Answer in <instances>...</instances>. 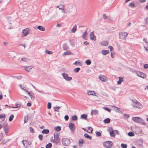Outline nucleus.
<instances>
[{
	"label": "nucleus",
	"mask_w": 148,
	"mask_h": 148,
	"mask_svg": "<svg viewBox=\"0 0 148 148\" xmlns=\"http://www.w3.org/2000/svg\"><path fill=\"white\" fill-rule=\"evenodd\" d=\"M108 131H109L110 136L112 137H114L115 136L112 127L109 128Z\"/></svg>",
	"instance_id": "11"
},
{
	"label": "nucleus",
	"mask_w": 148,
	"mask_h": 148,
	"mask_svg": "<svg viewBox=\"0 0 148 148\" xmlns=\"http://www.w3.org/2000/svg\"><path fill=\"white\" fill-rule=\"evenodd\" d=\"M8 142V141L7 140H4L3 142H2V144H5Z\"/></svg>",
	"instance_id": "64"
},
{
	"label": "nucleus",
	"mask_w": 148,
	"mask_h": 148,
	"mask_svg": "<svg viewBox=\"0 0 148 148\" xmlns=\"http://www.w3.org/2000/svg\"><path fill=\"white\" fill-rule=\"evenodd\" d=\"M60 108H61V107H59V106L54 107V109H55L54 111L56 112H58L57 110H56V109H57V110H58Z\"/></svg>",
	"instance_id": "48"
},
{
	"label": "nucleus",
	"mask_w": 148,
	"mask_h": 148,
	"mask_svg": "<svg viewBox=\"0 0 148 148\" xmlns=\"http://www.w3.org/2000/svg\"><path fill=\"white\" fill-rule=\"evenodd\" d=\"M112 144V143L110 141L105 142L103 144L104 147L106 148H111Z\"/></svg>",
	"instance_id": "3"
},
{
	"label": "nucleus",
	"mask_w": 148,
	"mask_h": 148,
	"mask_svg": "<svg viewBox=\"0 0 148 148\" xmlns=\"http://www.w3.org/2000/svg\"><path fill=\"white\" fill-rule=\"evenodd\" d=\"M4 131L6 134L9 132V127L7 125H5L3 128Z\"/></svg>",
	"instance_id": "15"
},
{
	"label": "nucleus",
	"mask_w": 148,
	"mask_h": 148,
	"mask_svg": "<svg viewBox=\"0 0 148 148\" xmlns=\"http://www.w3.org/2000/svg\"><path fill=\"white\" fill-rule=\"evenodd\" d=\"M14 117V115L13 114H11L9 119V121H12Z\"/></svg>",
	"instance_id": "37"
},
{
	"label": "nucleus",
	"mask_w": 148,
	"mask_h": 148,
	"mask_svg": "<svg viewBox=\"0 0 148 148\" xmlns=\"http://www.w3.org/2000/svg\"><path fill=\"white\" fill-rule=\"evenodd\" d=\"M121 146L123 148H126L127 147V145L126 144H122L121 145Z\"/></svg>",
	"instance_id": "50"
},
{
	"label": "nucleus",
	"mask_w": 148,
	"mask_h": 148,
	"mask_svg": "<svg viewBox=\"0 0 148 148\" xmlns=\"http://www.w3.org/2000/svg\"><path fill=\"white\" fill-rule=\"evenodd\" d=\"M29 96L30 97L31 99L32 100H34L35 99L34 95L33 92H32V93H31V94L29 95Z\"/></svg>",
	"instance_id": "34"
},
{
	"label": "nucleus",
	"mask_w": 148,
	"mask_h": 148,
	"mask_svg": "<svg viewBox=\"0 0 148 148\" xmlns=\"http://www.w3.org/2000/svg\"><path fill=\"white\" fill-rule=\"evenodd\" d=\"M5 115L4 114H0V119L3 118L5 119Z\"/></svg>",
	"instance_id": "46"
},
{
	"label": "nucleus",
	"mask_w": 148,
	"mask_h": 148,
	"mask_svg": "<svg viewBox=\"0 0 148 148\" xmlns=\"http://www.w3.org/2000/svg\"><path fill=\"white\" fill-rule=\"evenodd\" d=\"M62 142L64 145L68 146L70 144V139H62Z\"/></svg>",
	"instance_id": "5"
},
{
	"label": "nucleus",
	"mask_w": 148,
	"mask_h": 148,
	"mask_svg": "<svg viewBox=\"0 0 148 148\" xmlns=\"http://www.w3.org/2000/svg\"><path fill=\"white\" fill-rule=\"evenodd\" d=\"M110 119L108 118L104 119L103 121V122L105 123H108L110 122Z\"/></svg>",
	"instance_id": "24"
},
{
	"label": "nucleus",
	"mask_w": 148,
	"mask_h": 148,
	"mask_svg": "<svg viewBox=\"0 0 148 148\" xmlns=\"http://www.w3.org/2000/svg\"><path fill=\"white\" fill-rule=\"evenodd\" d=\"M87 93L88 95H95V94H96V92L94 91L88 90L87 91Z\"/></svg>",
	"instance_id": "12"
},
{
	"label": "nucleus",
	"mask_w": 148,
	"mask_h": 148,
	"mask_svg": "<svg viewBox=\"0 0 148 148\" xmlns=\"http://www.w3.org/2000/svg\"><path fill=\"white\" fill-rule=\"evenodd\" d=\"M62 47L63 49L64 50H66L69 48L68 45L66 43L62 45Z\"/></svg>",
	"instance_id": "16"
},
{
	"label": "nucleus",
	"mask_w": 148,
	"mask_h": 148,
	"mask_svg": "<svg viewBox=\"0 0 148 148\" xmlns=\"http://www.w3.org/2000/svg\"><path fill=\"white\" fill-rule=\"evenodd\" d=\"M140 118V117H133L132 118V120L134 122L139 123Z\"/></svg>",
	"instance_id": "13"
},
{
	"label": "nucleus",
	"mask_w": 148,
	"mask_h": 148,
	"mask_svg": "<svg viewBox=\"0 0 148 148\" xmlns=\"http://www.w3.org/2000/svg\"><path fill=\"white\" fill-rule=\"evenodd\" d=\"M132 106L134 108H137L139 109H141L143 107V105L139 101L137 103H136L135 104L133 105Z\"/></svg>",
	"instance_id": "6"
},
{
	"label": "nucleus",
	"mask_w": 148,
	"mask_h": 148,
	"mask_svg": "<svg viewBox=\"0 0 148 148\" xmlns=\"http://www.w3.org/2000/svg\"><path fill=\"white\" fill-rule=\"evenodd\" d=\"M23 143L25 146H27L29 145L28 142L26 140H23Z\"/></svg>",
	"instance_id": "18"
},
{
	"label": "nucleus",
	"mask_w": 148,
	"mask_h": 148,
	"mask_svg": "<svg viewBox=\"0 0 148 148\" xmlns=\"http://www.w3.org/2000/svg\"><path fill=\"white\" fill-rule=\"evenodd\" d=\"M52 146L51 144L50 143H49L46 146V148H51Z\"/></svg>",
	"instance_id": "45"
},
{
	"label": "nucleus",
	"mask_w": 148,
	"mask_h": 148,
	"mask_svg": "<svg viewBox=\"0 0 148 148\" xmlns=\"http://www.w3.org/2000/svg\"><path fill=\"white\" fill-rule=\"evenodd\" d=\"M38 28L40 30L43 31L45 30V28L42 26H39L38 27Z\"/></svg>",
	"instance_id": "31"
},
{
	"label": "nucleus",
	"mask_w": 148,
	"mask_h": 148,
	"mask_svg": "<svg viewBox=\"0 0 148 148\" xmlns=\"http://www.w3.org/2000/svg\"><path fill=\"white\" fill-rule=\"evenodd\" d=\"M108 42L107 41H102L101 43V45H102L103 46H107L108 45Z\"/></svg>",
	"instance_id": "25"
},
{
	"label": "nucleus",
	"mask_w": 148,
	"mask_h": 148,
	"mask_svg": "<svg viewBox=\"0 0 148 148\" xmlns=\"http://www.w3.org/2000/svg\"><path fill=\"white\" fill-rule=\"evenodd\" d=\"M119 80L117 81V83L118 84H120L123 81V78L121 77H119Z\"/></svg>",
	"instance_id": "26"
},
{
	"label": "nucleus",
	"mask_w": 148,
	"mask_h": 148,
	"mask_svg": "<svg viewBox=\"0 0 148 148\" xmlns=\"http://www.w3.org/2000/svg\"><path fill=\"white\" fill-rule=\"evenodd\" d=\"M80 64V63L78 61H76L74 63V64L75 65H77L78 64L79 65Z\"/></svg>",
	"instance_id": "57"
},
{
	"label": "nucleus",
	"mask_w": 148,
	"mask_h": 148,
	"mask_svg": "<svg viewBox=\"0 0 148 148\" xmlns=\"http://www.w3.org/2000/svg\"><path fill=\"white\" fill-rule=\"evenodd\" d=\"M128 135L130 136H134V134L133 132H130L128 133Z\"/></svg>",
	"instance_id": "43"
},
{
	"label": "nucleus",
	"mask_w": 148,
	"mask_h": 148,
	"mask_svg": "<svg viewBox=\"0 0 148 148\" xmlns=\"http://www.w3.org/2000/svg\"><path fill=\"white\" fill-rule=\"evenodd\" d=\"M29 29L28 28L23 29L21 33V37H23L27 36L29 34Z\"/></svg>",
	"instance_id": "2"
},
{
	"label": "nucleus",
	"mask_w": 148,
	"mask_h": 148,
	"mask_svg": "<svg viewBox=\"0 0 148 148\" xmlns=\"http://www.w3.org/2000/svg\"><path fill=\"white\" fill-rule=\"evenodd\" d=\"M71 52L70 51H67L64 52L62 55V56H64L66 55H69L71 54Z\"/></svg>",
	"instance_id": "14"
},
{
	"label": "nucleus",
	"mask_w": 148,
	"mask_h": 148,
	"mask_svg": "<svg viewBox=\"0 0 148 148\" xmlns=\"http://www.w3.org/2000/svg\"><path fill=\"white\" fill-rule=\"evenodd\" d=\"M144 67L145 69H147L148 68V64H145L144 66Z\"/></svg>",
	"instance_id": "60"
},
{
	"label": "nucleus",
	"mask_w": 148,
	"mask_h": 148,
	"mask_svg": "<svg viewBox=\"0 0 148 148\" xmlns=\"http://www.w3.org/2000/svg\"><path fill=\"white\" fill-rule=\"evenodd\" d=\"M60 7H61V8H59V10H62V13H65V11L64 9V5L62 4H61L60 5Z\"/></svg>",
	"instance_id": "17"
},
{
	"label": "nucleus",
	"mask_w": 148,
	"mask_h": 148,
	"mask_svg": "<svg viewBox=\"0 0 148 148\" xmlns=\"http://www.w3.org/2000/svg\"><path fill=\"white\" fill-rule=\"evenodd\" d=\"M80 68L79 67L75 68L74 70V71L75 73H78L79 71L80 70Z\"/></svg>",
	"instance_id": "42"
},
{
	"label": "nucleus",
	"mask_w": 148,
	"mask_h": 148,
	"mask_svg": "<svg viewBox=\"0 0 148 148\" xmlns=\"http://www.w3.org/2000/svg\"><path fill=\"white\" fill-rule=\"evenodd\" d=\"M49 132V130L47 129L43 130L42 131V133L45 134H48Z\"/></svg>",
	"instance_id": "30"
},
{
	"label": "nucleus",
	"mask_w": 148,
	"mask_h": 148,
	"mask_svg": "<svg viewBox=\"0 0 148 148\" xmlns=\"http://www.w3.org/2000/svg\"><path fill=\"white\" fill-rule=\"evenodd\" d=\"M25 69L27 71H29L33 67H32V66H24Z\"/></svg>",
	"instance_id": "23"
},
{
	"label": "nucleus",
	"mask_w": 148,
	"mask_h": 148,
	"mask_svg": "<svg viewBox=\"0 0 148 148\" xmlns=\"http://www.w3.org/2000/svg\"><path fill=\"white\" fill-rule=\"evenodd\" d=\"M59 134L57 132H55L54 134V139H58Z\"/></svg>",
	"instance_id": "29"
},
{
	"label": "nucleus",
	"mask_w": 148,
	"mask_h": 148,
	"mask_svg": "<svg viewBox=\"0 0 148 148\" xmlns=\"http://www.w3.org/2000/svg\"><path fill=\"white\" fill-rule=\"evenodd\" d=\"M89 36L90 40H96V38L95 36L94 35L93 32H92L90 33Z\"/></svg>",
	"instance_id": "10"
},
{
	"label": "nucleus",
	"mask_w": 148,
	"mask_h": 148,
	"mask_svg": "<svg viewBox=\"0 0 148 148\" xmlns=\"http://www.w3.org/2000/svg\"><path fill=\"white\" fill-rule=\"evenodd\" d=\"M4 125V124L3 123L0 122V130Z\"/></svg>",
	"instance_id": "59"
},
{
	"label": "nucleus",
	"mask_w": 148,
	"mask_h": 148,
	"mask_svg": "<svg viewBox=\"0 0 148 148\" xmlns=\"http://www.w3.org/2000/svg\"><path fill=\"white\" fill-rule=\"evenodd\" d=\"M143 41L145 42L147 44L148 46V42L147 41V40L146 39H144Z\"/></svg>",
	"instance_id": "63"
},
{
	"label": "nucleus",
	"mask_w": 148,
	"mask_h": 148,
	"mask_svg": "<svg viewBox=\"0 0 148 148\" xmlns=\"http://www.w3.org/2000/svg\"><path fill=\"white\" fill-rule=\"evenodd\" d=\"M29 129L30 130V131L31 132H34V129L32 127H29Z\"/></svg>",
	"instance_id": "58"
},
{
	"label": "nucleus",
	"mask_w": 148,
	"mask_h": 148,
	"mask_svg": "<svg viewBox=\"0 0 148 148\" xmlns=\"http://www.w3.org/2000/svg\"><path fill=\"white\" fill-rule=\"evenodd\" d=\"M20 87L21 88V89L22 90H24L25 91H26V89L22 85L20 84L19 85Z\"/></svg>",
	"instance_id": "52"
},
{
	"label": "nucleus",
	"mask_w": 148,
	"mask_h": 148,
	"mask_svg": "<svg viewBox=\"0 0 148 148\" xmlns=\"http://www.w3.org/2000/svg\"><path fill=\"white\" fill-rule=\"evenodd\" d=\"M139 123H141L143 125H146V123L145 122L144 120L142 119H141V118H140Z\"/></svg>",
	"instance_id": "20"
},
{
	"label": "nucleus",
	"mask_w": 148,
	"mask_h": 148,
	"mask_svg": "<svg viewBox=\"0 0 148 148\" xmlns=\"http://www.w3.org/2000/svg\"><path fill=\"white\" fill-rule=\"evenodd\" d=\"M55 129L57 132L60 131L61 130V127L60 126H58L57 127L55 128Z\"/></svg>",
	"instance_id": "39"
},
{
	"label": "nucleus",
	"mask_w": 148,
	"mask_h": 148,
	"mask_svg": "<svg viewBox=\"0 0 148 148\" xmlns=\"http://www.w3.org/2000/svg\"><path fill=\"white\" fill-rule=\"evenodd\" d=\"M119 38L121 40H125L127 38L128 33L125 32H121L119 33Z\"/></svg>",
	"instance_id": "1"
},
{
	"label": "nucleus",
	"mask_w": 148,
	"mask_h": 148,
	"mask_svg": "<svg viewBox=\"0 0 148 148\" xmlns=\"http://www.w3.org/2000/svg\"><path fill=\"white\" fill-rule=\"evenodd\" d=\"M62 75L64 78L67 81H70L72 79L71 77H69L68 74L66 73H63Z\"/></svg>",
	"instance_id": "4"
},
{
	"label": "nucleus",
	"mask_w": 148,
	"mask_h": 148,
	"mask_svg": "<svg viewBox=\"0 0 148 148\" xmlns=\"http://www.w3.org/2000/svg\"><path fill=\"white\" fill-rule=\"evenodd\" d=\"M26 91L28 95H29V96L31 94V93H32L33 92L32 91L28 92V91H27V90H26V91Z\"/></svg>",
	"instance_id": "62"
},
{
	"label": "nucleus",
	"mask_w": 148,
	"mask_h": 148,
	"mask_svg": "<svg viewBox=\"0 0 148 148\" xmlns=\"http://www.w3.org/2000/svg\"><path fill=\"white\" fill-rule=\"evenodd\" d=\"M99 78L100 80L103 82H106L107 80V77L103 75H100L99 76Z\"/></svg>",
	"instance_id": "8"
},
{
	"label": "nucleus",
	"mask_w": 148,
	"mask_h": 148,
	"mask_svg": "<svg viewBox=\"0 0 148 148\" xmlns=\"http://www.w3.org/2000/svg\"><path fill=\"white\" fill-rule=\"evenodd\" d=\"M24 119V123H27L28 122V116H25Z\"/></svg>",
	"instance_id": "40"
},
{
	"label": "nucleus",
	"mask_w": 148,
	"mask_h": 148,
	"mask_svg": "<svg viewBox=\"0 0 148 148\" xmlns=\"http://www.w3.org/2000/svg\"><path fill=\"white\" fill-rule=\"evenodd\" d=\"M51 108V103H50L49 102L47 104V108L48 109H50Z\"/></svg>",
	"instance_id": "49"
},
{
	"label": "nucleus",
	"mask_w": 148,
	"mask_h": 148,
	"mask_svg": "<svg viewBox=\"0 0 148 148\" xmlns=\"http://www.w3.org/2000/svg\"><path fill=\"white\" fill-rule=\"evenodd\" d=\"M64 119L66 121H67L69 119V117L68 115H66L64 116Z\"/></svg>",
	"instance_id": "56"
},
{
	"label": "nucleus",
	"mask_w": 148,
	"mask_h": 148,
	"mask_svg": "<svg viewBox=\"0 0 148 148\" xmlns=\"http://www.w3.org/2000/svg\"><path fill=\"white\" fill-rule=\"evenodd\" d=\"M15 105L16 106V107H11V108H17L21 106V105L17 103H16Z\"/></svg>",
	"instance_id": "35"
},
{
	"label": "nucleus",
	"mask_w": 148,
	"mask_h": 148,
	"mask_svg": "<svg viewBox=\"0 0 148 148\" xmlns=\"http://www.w3.org/2000/svg\"><path fill=\"white\" fill-rule=\"evenodd\" d=\"M103 17L104 19H106L107 18V17L105 14H103Z\"/></svg>",
	"instance_id": "61"
},
{
	"label": "nucleus",
	"mask_w": 148,
	"mask_h": 148,
	"mask_svg": "<svg viewBox=\"0 0 148 148\" xmlns=\"http://www.w3.org/2000/svg\"><path fill=\"white\" fill-rule=\"evenodd\" d=\"M132 101L133 103L134 104V105L136 103H137L138 102V101H137L136 99L132 100Z\"/></svg>",
	"instance_id": "51"
},
{
	"label": "nucleus",
	"mask_w": 148,
	"mask_h": 148,
	"mask_svg": "<svg viewBox=\"0 0 148 148\" xmlns=\"http://www.w3.org/2000/svg\"><path fill=\"white\" fill-rule=\"evenodd\" d=\"M84 143V141L83 140L81 139V140H79V146H82Z\"/></svg>",
	"instance_id": "32"
},
{
	"label": "nucleus",
	"mask_w": 148,
	"mask_h": 148,
	"mask_svg": "<svg viewBox=\"0 0 148 148\" xmlns=\"http://www.w3.org/2000/svg\"><path fill=\"white\" fill-rule=\"evenodd\" d=\"M88 33L87 32L85 31L82 34V36L83 38L85 39L86 38L87 35L88 34Z\"/></svg>",
	"instance_id": "28"
},
{
	"label": "nucleus",
	"mask_w": 148,
	"mask_h": 148,
	"mask_svg": "<svg viewBox=\"0 0 148 148\" xmlns=\"http://www.w3.org/2000/svg\"><path fill=\"white\" fill-rule=\"evenodd\" d=\"M93 130L92 128L90 127H89L87 130L86 132L89 133H91L92 132Z\"/></svg>",
	"instance_id": "21"
},
{
	"label": "nucleus",
	"mask_w": 148,
	"mask_h": 148,
	"mask_svg": "<svg viewBox=\"0 0 148 148\" xmlns=\"http://www.w3.org/2000/svg\"><path fill=\"white\" fill-rule=\"evenodd\" d=\"M69 126L71 131H75V126L74 124L70 123L69 124Z\"/></svg>",
	"instance_id": "9"
},
{
	"label": "nucleus",
	"mask_w": 148,
	"mask_h": 148,
	"mask_svg": "<svg viewBox=\"0 0 148 148\" xmlns=\"http://www.w3.org/2000/svg\"><path fill=\"white\" fill-rule=\"evenodd\" d=\"M84 136H85V137L86 138H87L88 139H91V137L89 136L87 134H84Z\"/></svg>",
	"instance_id": "38"
},
{
	"label": "nucleus",
	"mask_w": 148,
	"mask_h": 148,
	"mask_svg": "<svg viewBox=\"0 0 148 148\" xmlns=\"http://www.w3.org/2000/svg\"><path fill=\"white\" fill-rule=\"evenodd\" d=\"M46 52L47 53L49 54H51L52 53V52L48 50H46Z\"/></svg>",
	"instance_id": "54"
},
{
	"label": "nucleus",
	"mask_w": 148,
	"mask_h": 148,
	"mask_svg": "<svg viewBox=\"0 0 148 148\" xmlns=\"http://www.w3.org/2000/svg\"><path fill=\"white\" fill-rule=\"evenodd\" d=\"M109 51L108 50H104L102 51V53L103 55H105L108 53Z\"/></svg>",
	"instance_id": "27"
},
{
	"label": "nucleus",
	"mask_w": 148,
	"mask_h": 148,
	"mask_svg": "<svg viewBox=\"0 0 148 148\" xmlns=\"http://www.w3.org/2000/svg\"><path fill=\"white\" fill-rule=\"evenodd\" d=\"M77 119V116L76 115L73 116L72 117V119L73 121H75Z\"/></svg>",
	"instance_id": "36"
},
{
	"label": "nucleus",
	"mask_w": 148,
	"mask_h": 148,
	"mask_svg": "<svg viewBox=\"0 0 148 148\" xmlns=\"http://www.w3.org/2000/svg\"><path fill=\"white\" fill-rule=\"evenodd\" d=\"M85 63L87 65H90L91 63V62L90 60H87L85 61Z\"/></svg>",
	"instance_id": "41"
},
{
	"label": "nucleus",
	"mask_w": 148,
	"mask_h": 148,
	"mask_svg": "<svg viewBox=\"0 0 148 148\" xmlns=\"http://www.w3.org/2000/svg\"><path fill=\"white\" fill-rule=\"evenodd\" d=\"M77 26L76 25H75L73 26V29L71 30L72 33H74L76 30Z\"/></svg>",
	"instance_id": "22"
},
{
	"label": "nucleus",
	"mask_w": 148,
	"mask_h": 148,
	"mask_svg": "<svg viewBox=\"0 0 148 148\" xmlns=\"http://www.w3.org/2000/svg\"><path fill=\"white\" fill-rule=\"evenodd\" d=\"M96 135L97 136H101V133L99 132H96Z\"/></svg>",
	"instance_id": "53"
},
{
	"label": "nucleus",
	"mask_w": 148,
	"mask_h": 148,
	"mask_svg": "<svg viewBox=\"0 0 148 148\" xmlns=\"http://www.w3.org/2000/svg\"><path fill=\"white\" fill-rule=\"evenodd\" d=\"M93 111V114H98V111L97 110H92Z\"/></svg>",
	"instance_id": "47"
},
{
	"label": "nucleus",
	"mask_w": 148,
	"mask_h": 148,
	"mask_svg": "<svg viewBox=\"0 0 148 148\" xmlns=\"http://www.w3.org/2000/svg\"><path fill=\"white\" fill-rule=\"evenodd\" d=\"M135 5V4L134 2L132 3H130L129 5V6L131 8H133L134 7Z\"/></svg>",
	"instance_id": "33"
},
{
	"label": "nucleus",
	"mask_w": 148,
	"mask_h": 148,
	"mask_svg": "<svg viewBox=\"0 0 148 148\" xmlns=\"http://www.w3.org/2000/svg\"><path fill=\"white\" fill-rule=\"evenodd\" d=\"M27 59L25 58H21V60L22 61L26 62L27 61Z\"/></svg>",
	"instance_id": "55"
},
{
	"label": "nucleus",
	"mask_w": 148,
	"mask_h": 148,
	"mask_svg": "<svg viewBox=\"0 0 148 148\" xmlns=\"http://www.w3.org/2000/svg\"><path fill=\"white\" fill-rule=\"evenodd\" d=\"M87 114H83L81 116V117L82 119H84L85 120H87Z\"/></svg>",
	"instance_id": "19"
},
{
	"label": "nucleus",
	"mask_w": 148,
	"mask_h": 148,
	"mask_svg": "<svg viewBox=\"0 0 148 148\" xmlns=\"http://www.w3.org/2000/svg\"><path fill=\"white\" fill-rule=\"evenodd\" d=\"M137 75L140 77L145 78L146 76V75L145 73H143L141 72H139L137 73Z\"/></svg>",
	"instance_id": "7"
},
{
	"label": "nucleus",
	"mask_w": 148,
	"mask_h": 148,
	"mask_svg": "<svg viewBox=\"0 0 148 148\" xmlns=\"http://www.w3.org/2000/svg\"><path fill=\"white\" fill-rule=\"evenodd\" d=\"M103 109L104 110H105L108 111V112H111V110L110 109H109L107 107H104L103 108Z\"/></svg>",
	"instance_id": "44"
}]
</instances>
